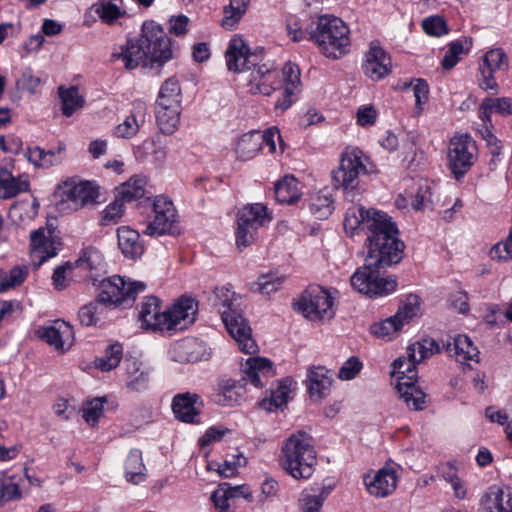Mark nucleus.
I'll return each mask as SVG.
<instances>
[{
  "label": "nucleus",
  "mask_w": 512,
  "mask_h": 512,
  "mask_svg": "<svg viewBox=\"0 0 512 512\" xmlns=\"http://www.w3.org/2000/svg\"><path fill=\"white\" fill-rule=\"evenodd\" d=\"M344 229L351 234L357 230L367 234L366 258L376 266L387 268L402 260L405 244L399 239L396 223L387 213L353 205L346 211Z\"/></svg>",
  "instance_id": "obj_1"
},
{
  "label": "nucleus",
  "mask_w": 512,
  "mask_h": 512,
  "mask_svg": "<svg viewBox=\"0 0 512 512\" xmlns=\"http://www.w3.org/2000/svg\"><path fill=\"white\" fill-rule=\"evenodd\" d=\"M246 86L253 95L271 96L281 90L274 108L283 112L291 107L301 91L300 69L291 62L285 63L281 70L270 61L257 62L246 77Z\"/></svg>",
  "instance_id": "obj_2"
},
{
  "label": "nucleus",
  "mask_w": 512,
  "mask_h": 512,
  "mask_svg": "<svg viewBox=\"0 0 512 512\" xmlns=\"http://www.w3.org/2000/svg\"><path fill=\"white\" fill-rule=\"evenodd\" d=\"M173 56L170 38L155 22L147 21L142 25L138 38L128 39L125 45L112 53L113 61H121L128 70L140 65L161 67Z\"/></svg>",
  "instance_id": "obj_3"
},
{
  "label": "nucleus",
  "mask_w": 512,
  "mask_h": 512,
  "mask_svg": "<svg viewBox=\"0 0 512 512\" xmlns=\"http://www.w3.org/2000/svg\"><path fill=\"white\" fill-rule=\"evenodd\" d=\"M239 299L229 287L222 286L213 290L209 302L220 313L223 323L239 349L246 354H253L257 351V344L251 336L248 322L238 311Z\"/></svg>",
  "instance_id": "obj_4"
},
{
  "label": "nucleus",
  "mask_w": 512,
  "mask_h": 512,
  "mask_svg": "<svg viewBox=\"0 0 512 512\" xmlns=\"http://www.w3.org/2000/svg\"><path fill=\"white\" fill-rule=\"evenodd\" d=\"M280 464L292 478L309 479L316 465V450L312 438L303 431L287 438L281 449Z\"/></svg>",
  "instance_id": "obj_5"
},
{
  "label": "nucleus",
  "mask_w": 512,
  "mask_h": 512,
  "mask_svg": "<svg viewBox=\"0 0 512 512\" xmlns=\"http://www.w3.org/2000/svg\"><path fill=\"white\" fill-rule=\"evenodd\" d=\"M321 52L328 58L337 59L346 54L350 47L349 29L345 23L333 15H322L316 28L309 33Z\"/></svg>",
  "instance_id": "obj_6"
},
{
  "label": "nucleus",
  "mask_w": 512,
  "mask_h": 512,
  "mask_svg": "<svg viewBox=\"0 0 512 512\" xmlns=\"http://www.w3.org/2000/svg\"><path fill=\"white\" fill-rule=\"evenodd\" d=\"M420 349H413V343L407 347L408 359L398 358L393 362V374L399 377L396 383V389L399 397L406 403L411 410H423L425 408L426 394L416 385L417 372L415 365Z\"/></svg>",
  "instance_id": "obj_7"
},
{
  "label": "nucleus",
  "mask_w": 512,
  "mask_h": 512,
  "mask_svg": "<svg viewBox=\"0 0 512 512\" xmlns=\"http://www.w3.org/2000/svg\"><path fill=\"white\" fill-rule=\"evenodd\" d=\"M382 267L365 259V264L351 275L350 282L352 287L371 298L384 297L393 293L397 288V280L392 276L382 277L380 275Z\"/></svg>",
  "instance_id": "obj_8"
},
{
  "label": "nucleus",
  "mask_w": 512,
  "mask_h": 512,
  "mask_svg": "<svg viewBox=\"0 0 512 512\" xmlns=\"http://www.w3.org/2000/svg\"><path fill=\"white\" fill-rule=\"evenodd\" d=\"M272 221V214L261 203L248 204L237 214V229L235 232L236 245L239 250L252 245L260 228Z\"/></svg>",
  "instance_id": "obj_9"
},
{
  "label": "nucleus",
  "mask_w": 512,
  "mask_h": 512,
  "mask_svg": "<svg viewBox=\"0 0 512 512\" xmlns=\"http://www.w3.org/2000/svg\"><path fill=\"white\" fill-rule=\"evenodd\" d=\"M145 289L144 282L126 281L123 277L112 276L101 281L97 297L113 309L121 305H131L137 294Z\"/></svg>",
  "instance_id": "obj_10"
},
{
  "label": "nucleus",
  "mask_w": 512,
  "mask_h": 512,
  "mask_svg": "<svg viewBox=\"0 0 512 512\" xmlns=\"http://www.w3.org/2000/svg\"><path fill=\"white\" fill-rule=\"evenodd\" d=\"M334 299L325 288L309 286L295 303V308L310 320L331 319L334 316Z\"/></svg>",
  "instance_id": "obj_11"
},
{
  "label": "nucleus",
  "mask_w": 512,
  "mask_h": 512,
  "mask_svg": "<svg viewBox=\"0 0 512 512\" xmlns=\"http://www.w3.org/2000/svg\"><path fill=\"white\" fill-rule=\"evenodd\" d=\"M363 152L357 147L347 148L341 156L337 169L332 171L333 183L336 188L354 189L361 174L367 173Z\"/></svg>",
  "instance_id": "obj_12"
},
{
  "label": "nucleus",
  "mask_w": 512,
  "mask_h": 512,
  "mask_svg": "<svg viewBox=\"0 0 512 512\" xmlns=\"http://www.w3.org/2000/svg\"><path fill=\"white\" fill-rule=\"evenodd\" d=\"M477 152L476 142L469 134L451 138L448 159L450 169L457 180L470 170L477 159Z\"/></svg>",
  "instance_id": "obj_13"
},
{
  "label": "nucleus",
  "mask_w": 512,
  "mask_h": 512,
  "mask_svg": "<svg viewBox=\"0 0 512 512\" xmlns=\"http://www.w3.org/2000/svg\"><path fill=\"white\" fill-rule=\"evenodd\" d=\"M197 313V301L189 296H181L165 310L162 322L164 332L171 333L187 329L195 322Z\"/></svg>",
  "instance_id": "obj_14"
},
{
  "label": "nucleus",
  "mask_w": 512,
  "mask_h": 512,
  "mask_svg": "<svg viewBox=\"0 0 512 512\" xmlns=\"http://www.w3.org/2000/svg\"><path fill=\"white\" fill-rule=\"evenodd\" d=\"M154 218L143 230L144 235L151 237L172 233L178 214L173 202L166 196H156L153 201Z\"/></svg>",
  "instance_id": "obj_15"
},
{
  "label": "nucleus",
  "mask_w": 512,
  "mask_h": 512,
  "mask_svg": "<svg viewBox=\"0 0 512 512\" xmlns=\"http://www.w3.org/2000/svg\"><path fill=\"white\" fill-rule=\"evenodd\" d=\"M226 64L229 71L248 72L258 62V55L249 52V48L241 37L230 40L225 52Z\"/></svg>",
  "instance_id": "obj_16"
},
{
  "label": "nucleus",
  "mask_w": 512,
  "mask_h": 512,
  "mask_svg": "<svg viewBox=\"0 0 512 512\" xmlns=\"http://www.w3.org/2000/svg\"><path fill=\"white\" fill-rule=\"evenodd\" d=\"M362 68L369 79L379 81L391 73V58L382 47L372 43L365 54Z\"/></svg>",
  "instance_id": "obj_17"
},
{
  "label": "nucleus",
  "mask_w": 512,
  "mask_h": 512,
  "mask_svg": "<svg viewBox=\"0 0 512 512\" xmlns=\"http://www.w3.org/2000/svg\"><path fill=\"white\" fill-rule=\"evenodd\" d=\"M37 334L49 345L62 352L70 349L74 343L73 327L63 320H56L52 325L40 327Z\"/></svg>",
  "instance_id": "obj_18"
},
{
  "label": "nucleus",
  "mask_w": 512,
  "mask_h": 512,
  "mask_svg": "<svg viewBox=\"0 0 512 512\" xmlns=\"http://www.w3.org/2000/svg\"><path fill=\"white\" fill-rule=\"evenodd\" d=\"M147 110V104L144 101L135 100L129 114L114 127L113 135L120 139L135 137L146 123Z\"/></svg>",
  "instance_id": "obj_19"
},
{
  "label": "nucleus",
  "mask_w": 512,
  "mask_h": 512,
  "mask_svg": "<svg viewBox=\"0 0 512 512\" xmlns=\"http://www.w3.org/2000/svg\"><path fill=\"white\" fill-rule=\"evenodd\" d=\"M153 368L145 362L133 359L125 363L124 387L130 392L140 393L149 388Z\"/></svg>",
  "instance_id": "obj_20"
},
{
  "label": "nucleus",
  "mask_w": 512,
  "mask_h": 512,
  "mask_svg": "<svg viewBox=\"0 0 512 512\" xmlns=\"http://www.w3.org/2000/svg\"><path fill=\"white\" fill-rule=\"evenodd\" d=\"M396 469L386 465L378 471L364 476V484L371 495L386 497L397 487Z\"/></svg>",
  "instance_id": "obj_21"
},
{
  "label": "nucleus",
  "mask_w": 512,
  "mask_h": 512,
  "mask_svg": "<svg viewBox=\"0 0 512 512\" xmlns=\"http://www.w3.org/2000/svg\"><path fill=\"white\" fill-rule=\"evenodd\" d=\"M203 401L198 394L180 393L173 397L172 410L175 417L185 423H199Z\"/></svg>",
  "instance_id": "obj_22"
},
{
  "label": "nucleus",
  "mask_w": 512,
  "mask_h": 512,
  "mask_svg": "<svg viewBox=\"0 0 512 512\" xmlns=\"http://www.w3.org/2000/svg\"><path fill=\"white\" fill-rule=\"evenodd\" d=\"M63 197L71 202L73 209L77 210L95 202L98 191L92 182L68 180L64 183Z\"/></svg>",
  "instance_id": "obj_23"
},
{
  "label": "nucleus",
  "mask_w": 512,
  "mask_h": 512,
  "mask_svg": "<svg viewBox=\"0 0 512 512\" xmlns=\"http://www.w3.org/2000/svg\"><path fill=\"white\" fill-rule=\"evenodd\" d=\"M58 241L44 229L35 230L30 235L31 257L38 260L37 266L57 255Z\"/></svg>",
  "instance_id": "obj_24"
},
{
  "label": "nucleus",
  "mask_w": 512,
  "mask_h": 512,
  "mask_svg": "<svg viewBox=\"0 0 512 512\" xmlns=\"http://www.w3.org/2000/svg\"><path fill=\"white\" fill-rule=\"evenodd\" d=\"M163 317H165V311H160V300L154 296L144 298L138 313L141 328L164 332Z\"/></svg>",
  "instance_id": "obj_25"
},
{
  "label": "nucleus",
  "mask_w": 512,
  "mask_h": 512,
  "mask_svg": "<svg viewBox=\"0 0 512 512\" xmlns=\"http://www.w3.org/2000/svg\"><path fill=\"white\" fill-rule=\"evenodd\" d=\"M274 375L275 371L270 360L262 357H250L246 361L243 380L256 388H261Z\"/></svg>",
  "instance_id": "obj_26"
},
{
  "label": "nucleus",
  "mask_w": 512,
  "mask_h": 512,
  "mask_svg": "<svg viewBox=\"0 0 512 512\" xmlns=\"http://www.w3.org/2000/svg\"><path fill=\"white\" fill-rule=\"evenodd\" d=\"M485 512H512V491L500 486H490L481 499Z\"/></svg>",
  "instance_id": "obj_27"
},
{
  "label": "nucleus",
  "mask_w": 512,
  "mask_h": 512,
  "mask_svg": "<svg viewBox=\"0 0 512 512\" xmlns=\"http://www.w3.org/2000/svg\"><path fill=\"white\" fill-rule=\"evenodd\" d=\"M244 385L232 379L223 380L217 384L212 395L213 401L221 406H233L243 399Z\"/></svg>",
  "instance_id": "obj_28"
},
{
  "label": "nucleus",
  "mask_w": 512,
  "mask_h": 512,
  "mask_svg": "<svg viewBox=\"0 0 512 512\" xmlns=\"http://www.w3.org/2000/svg\"><path fill=\"white\" fill-rule=\"evenodd\" d=\"M73 267L87 272L89 277L94 281L97 277L106 272V264L103 255L94 247L84 248L79 258L73 263Z\"/></svg>",
  "instance_id": "obj_29"
},
{
  "label": "nucleus",
  "mask_w": 512,
  "mask_h": 512,
  "mask_svg": "<svg viewBox=\"0 0 512 512\" xmlns=\"http://www.w3.org/2000/svg\"><path fill=\"white\" fill-rule=\"evenodd\" d=\"M332 385L328 371L322 367H313L307 374V390L311 399L318 401L325 398Z\"/></svg>",
  "instance_id": "obj_30"
},
{
  "label": "nucleus",
  "mask_w": 512,
  "mask_h": 512,
  "mask_svg": "<svg viewBox=\"0 0 512 512\" xmlns=\"http://www.w3.org/2000/svg\"><path fill=\"white\" fill-rule=\"evenodd\" d=\"M446 350L460 363L478 361L479 350L467 335L459 334L452 337L451 341L447 342Z\"/></svg>",
  "instance_id": "obj_31"
},
{
  "label": "nucleus",
  "mask_w": 512,
  "mask_h": 512,
  "mask_svg": "<svg viewBox=\"0 0 512 512\" xmlns=\"http://www.w3.org/2000/svg\"><path fill=\"white\" fill-rule=\"evenodd\" d=\"M111 310L107 304L97 297L94 301L79 309L78 319L81 325L86 327L100 326L108 319Z\"/></svg>",
  "instance_id": "obj_32"
},
{
  "label": "nucleus",
  "mask_w": 512,
  "mask_h": 512,
  "mask_svg": "<svg viewBox=\"0 0 512 512\" xmlns=\"http://www.w3.org/2000/svg\"><path fill=\"white\" fill-rule=\"evenodd\" d=\"M117 236L118 246L125 257L137 259L143 254L144 245L140 241L138 231L128 226H121L117 229Z\"/></svg>",
  "instance_id": "obj_33"
},
{
  "label": "nucleus",
  "mask_w": 512,
  "mask_h": 512,
  "mask_svg": "<svg viewBox=\"0 0 512 512\" xmlns=\"http://www.w3.org/2000/svg\"><path fill=\"white\" fill-rule=\"evenodd\" d=\"M29 190V180L25 175L14 177L6 168H0V200L10 199Z\"/></svg>",
  "instance_id": "obj_34"
},
{
  "label": "nucleus",
  "mask_w": 512,
  "mask_h": 512,
  "mask_svg": "<svg viewBox=\"0 0 512 512\" xmlns=\"http://www.w3.org/2000/svg\"><path fill=\"white\" fill-rule=\"evenodd\" d=\"M129 10L127 0H99L95 12L103 23L111 26L126 17Z\"/></svg>",
  "instance_id": "obj_35"
},
{
  "label": "nucleus",
  "mask_w": 512,
  "mask_h": 512,
  "mask_svg": "<svg viewBox=\"0 0 512 512\" xmlns=\"http://www.w3.org/2000/svg\"><path fill=\"white\" fill-rule=\"evenodd\" d=\"M332 491L331 486L305 489L299 497L300 512H321L322 506Z\"/></svg>",
  "instance_id": "obj_36"
},
{
  "label": "nucleus",
  "mask_w": 512,
  "mask_h": 512,
  "mask_svg": "<svg viewBox=\"0 0 512 512\" xmlns=\"http://www.w3.org/2000/svg\"><path fill=\"white\" fill-rule=\"evenodd\" d=\"M274 193L279 203L293 204L300 199L302 187L293 175H286L275 184Z\"/></svg>",
  "instance_id": "obj_37"
},
{
  "label": "nucleus",
  "mask_w": 512,
  "mask_h": 512,
  "mask_svg": "<svg viewBox=\"0 0 512 512\" xmlns=\"http://www.w3.org/2000/svg\"><path fill=\"white\" fill-rule=\"evenodd\" d=\"M493 113L503 117L512 115L511 97H487L482 100L478 108V116L481 120H488Z\"/></svg>",
  "instance_id": "obj_38"
},
{
  "label": "nucleus",
  "mask_w": 512,
  "mask_h": 512,
  "mask_svg": "<svg viewBox=\"0 0 512 512\" xmlns=\"http://www.w3.org/2000/svg\"><path fill=\"white\" fill-rule=\"evenodd\" d=\"M125 478L129 483L138 485L146 480L147 469L139 449L130 450L125 460Z\"/></svg>",
  "instance_id": "obj_39"
},
{
  "label": "nucleus",
  "mask_w": 512,
  "mask_h": 512,
  "mask_svg": "<svg viewBox=\"0 0 512 512\" xmlns=\"http://www.w3.org/2000/svg\"><path fill=\"white\" fill-rule=\"evenodd\" d=\"M63 150L62 147L49 151H45L40 147H32L27 149L26 157L34 166L47 169L62 161Z\"/></svg>",
  "instance_id": "obj_40"
},
{
  "label": "nucleus",
  "mask_w": 512,
  "mask_h": 512,
  "mask_svg": "<svg viewBox=\"0 0 512 512\" xmlns=\"http://www.w3.org/2000/svg\"><path fill=\"white\" fill-rule=\"evenodd\" d=\"M309 208L317 219L328 218L334 210V197L330 190L313 193L309 198Z\"/></svg>",
  "instance_id": "obj_41"
},
{
  "label": "nucleus",
  "mask_w": 512,
  "mask_h": 512,
  "mask_svg": "<svg viewBox=\"0 0 512 512\" xmlns=\"http://www.w3.org/2000/svg\"><path fill=\"white\" fill-rule=\"evenodd\" d=\"M261 150V132L251 131L243 134L237 141L235 153L237 158L246 161L254 158Z\"/></svg>",
  "instance_id": "obj_42"
},
{
  "label": "nucleus",
  "mask_w": 512,
  "mask_h": 512,
  "mask_svg": "<svg viewBox=\"0 0 512 512\" xmlns=\"http://www.w3.org/2000/svg\"><path fill=\"white\" fill-rule=\"evenodd\" d=\"M155 114L157 125L163 134L171 135L176 131L180 122V108L156 104Z\"/></svg>",
  "instance_id": "obj_43"
},
{
  "label": "nucleus",
  "mask_w": 512,
  "mask_h": 512,
  "mask_svg": "<svg viewBox=\"0 0 512 512\" xmlns=\"http://www.w3.org/2000/svg\"><path fill=\"white\" fill-rule=\"evenodd\" d=\"M291 383L292 381L289 378L280 380L277 387L270 391V396L261 401L260 406L270 412L285 406L289 400Z\"/></svg>",
  "instance_id": "obj_44"
},
{
  "label": "nucleus",
  "mask_w": 512,
  "mask_h": 512,
  "mask_svg": "<svg viewBox=\"0 0 512 512\" xmlns=\"http://www.w3.org/2000/svg\"><path fill=\"white\" fill-rule=\"evenodd\" d=\"M147 184L146 176L136 174L117 188V197L125 202L137 200L144 196Z\"/></svg>",
  "instance_id": "obj_45"
},
{
  "label": "nucleus",
  "mask_w": 512,
  "mask_h": 512,
  "mask_svg": "<svg viewBox=\"0 0 512 512\" xmlns=\"http://www.w3.org/2000/svg\"><path fill=\"white\" fill-rule=\"evenodd\" d=\"M472 48V40L467 37L459 38L455 41H452L448 45V50L446 51L441 65L444 69L449 70L452 69L457 63L462 59L463 56L467 55Z\"/></svg>",
  "instance_id": "obj_46"
},
{
  "label": "nucleus",
  "mask_w": 512,
  "mask_h": 512,
  "mask_svg": "<svg viewBox=\"0 0 512 512\" xmlns=\"http://www.w3.org/2000/svg\"><path fill=\"white\" fill-rule=\"evenodd\" d=\"M156 104L169 105L174 108H180L181 88L179 81L176 78H168L161 85Z\"/></svg>",
  "instance_id": "obj_47"
},
{
  "label": "nucleus",
  "mask_w": 512,
  "mask_h": 512,
  "mask_svg": "<svg viewBox=\"0 0 512 512\" xmlns=\"http://www.w3.org/2000/svg\"><path fill=\"white\" fill-rule=\"evenodd\" d=\"M19 478L16 475L0 471V505L20 499Z\"/></svg>",
  "instance_id": "obj_48"
},
{
  "label": "nucleus",
  "mask_w": 512,
  "mask_h": 512,
  "mask_svg": "<svg viewBox=\"0 0 512 512\" xmlns=\"http://www.w3.org/2000/svg\"><path fill=\"white\" fill-rule=\"evenodd\" d=\"M421 313V299L415 294L407 295L401 302L394 317L401 321V325L408 323L411 319Z\"/></svg>",
  "instance_id": "obj_49"
},
{
  "label": "nucleus",
  "mask_w": 512,
  "mask_h": 512,
  "mask_svg": "<svg viewBox=\"0 0 512 512\" xmlns=\"http://www.w3.org/2000/svg\"><path fill=\"white\" fill-rule=\"evenodd\" d=\"M122 356V345L120 343L111 344L106 348L104 355L95 360V366L103 372H109L120 364Z\"/></svg>",
  "instance_id": "obj_50"
},
{
  "label": "nucleus",
  "mask_w": 512,
  "mask_h": 512,
  "mask_svg": "<svg viewBox=\"0 0 512 512\" xmlns=\"http://www.w3.org/2000/svg\"><path fill=\"white\" fill-rule=\"evenodd\" d=\"M59 94L62 102V113L67 117L72 116L84 105V99L79 94V90L76 87H70L67 89L61 87L59 89Z\"/></svg>",
  "instance_id": "obj_51"
},
{
  "label": "nucleus",
  "mask_w": 512,
  "mask_h": 512,
  "mask_svg": "<svg viewBox=\"0 0 512 512\" xmlns=\"http://www.w3.org/2000/svg\"><path fill=\"white\" fill-rule=\"evenodd\" d=\"M401 321H397L394 316L374 323L370 326V332L377 338L391 340L402 329Z\"/></svg>",
  "instance_id": "obj_52"
},
{
  "label": "nucleus",
  "mask_w": 512,
  "mask_h": 512,
  "mask_svg": "<svg viewBox=\"0 0 512 512\" xmlns=\"http://www.w3.org/2000/svg\"><path fill=\"white\" fill-rule=\"evenodd\" d=\"M250 0H230L227 7L224 8V18L222 26L231 29L246 13Z\"/></svg>",
  "instance_id": "obj_53"
},
{
  "label": "nucleus",
  "mask_w": 512,
  "mask_h": 512,
  "mask_svg": "<svg viewBox=\"0 0 512 512\" xmlns=\"http://www.w3.org/2000/svg\"><path fill=\"white\" fill-rule=\"evenodd\" d=\"M508 66V57L502 48L489 49L482 58L480 67L490 71H498Z\"/></svg>",
  "instance_id": "obj_54"
},
{
  "label": "nucleus",
  "mask_w": 512,
  "mask_h": 512,
  "mask_svg": "<svg viewBox=\"0 0 512 512\" xmlns=\"http://www.w3.org/2000/svg\"><path fill=\"white\" fill-rule=\"evenodd\" d=\"M411 87L415 97V110L417 114L422 113L423 104L428 100L429 86L425 80L417 78L404 84V88Z\"/></svg>",
  "instance_id": "obj_55"
},
{
  "label": "nucleus",
  "mask_w": 512,
  "mask_h": 512,
  "mask_svg": "<svg viewBox=\"0 0 512 512\" xmlns=\"http://www.w3.org/2000/svg\"><path fill=\"white\" fill-rule=\"evenodd\" d=\"M234 499L230 492V484L222 483L211 495V500L214 503L217 512H231L230 501Z\"/></svg>",
  "instance_id": "obj_56"
},
{
  "label": "nucleus",
  "mask_w": 512,
  "mask_h": 512,
  "mask_svg": "<svg viewBox=\"0 0 512 512\" xmlns=\"http://www.w3.org/2000/svg\"><path fill=\"white\" fill-rule=\"evenodd\" d=\"M284 282V277L279 276L276 273H268L265 275L259 276L257 282L255 283L256 290L261 294L270 295L278 291L281 285Z\"/></svg>",
  "instance_id": "obj_57"
},
{
  "label": "nucleus",
  "mask_w": 512,
  "mask_h": 512,
  "mask_svg": "<svg viewBox=\"0 0 512 512\" xmlns=\"http://www.w3.org/2000/svg\"><path fill=\"white\" fill-rule=\"evenodd\" d=\"M121 199L116 196V200L108 204L102 212L101 224L104 226L118 223L124 214V205Z\"/></svg>",
  "instance_id": "obj_58"
},
{
  "label": "nucleus",
  "mask_w": 512,
  "mask_h": 512,
  "mask_svg": "<svg viewBox=\"0 0 512 512\" xmlns=\"http://www.w3.org/2000/svg\"><path fill=\"white\" fill-rule=\"evenodd\" d=\"M422 28L428 35L442 36L447 33L445 21L440 16H430L423 20Z\"/></svg>",
  "instance_id": "obj_59"
},
{
  "label": "nucleus",
  "mask_w": 512,
  "mask_h": 512,
  "mask_svg": "<svg viewBox=\"0 0 512 512\" xmlns=\"http://www.w3.org/2000/svg\"><path fill=\"white\" fill-rule=\"evenodd\" d=\"M103 409L104 401L100 398L93 399L83 408V418L87 423L94 424L102 415Z\"/></svg>",
  "instance_id": "obj_60"
},
{
  "label": "nucleus",
  "mask_w": 512,
  "mask_h": 512,
  "mask_svg": "<svg viewBox=\"0 0 512 512\" xmlns=\"http://www.w3.org/2000/svg\"><path fill=\"white\" fill-rule=\"evenodd\" d=\"M362 369V363L357 357L347 359L339 370L338 377L341 380L349 381L354 379Z\"/></svg>",
  "instance_id": "obj_61"
},
{
  "label": "nucleus",
  "mask_w": 512,
  "mask_h": 512,
  "mask_svg": "<svg viewBox=\"0 0 512 512\" xmlns=\"http://www.w3.org/2000/svg\"><path fill=\"white\" fill-rule=\"evenodd\" d=\"M490 256L499 260L512 259V227L506 240L492 247Z\"/></svg>",
  "instance_id": "obj_62"
},
{
  "label": "nucleus",
  "mask_w": 512,
  "mask_h": 512,
  "mask_svg": "<svg viewBox=\"0 0 512 512\" xmlns=\"http://www.w3.org/2000/svg\"><path fill=\"white\" fill-rule=\"evenodd\" d=\"M41 83V79L33 74L31 68H26L17 81L18 86L27 90L31 94L36 93L37 88L41 85Z\"/></svg>",
  "instance_id": "obj_63"
},
{
  "label": "nucleus",
  "mask_w": 512,
  "mask_h": 512,
  "mask_svg": "<svg viewBox=\"0 0 512 512\" xmlns=\"http://www.w3.org/2000/svg\"><path fill=\"white\" fill-rule=\"evenodd\" d=\"M377 115V111L373 106H361L356 114L357 124L361 127L372 126L376 122Z\"/></svg>",
  "instance_id": "obj_64"
}]
</instances>
